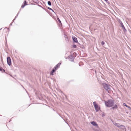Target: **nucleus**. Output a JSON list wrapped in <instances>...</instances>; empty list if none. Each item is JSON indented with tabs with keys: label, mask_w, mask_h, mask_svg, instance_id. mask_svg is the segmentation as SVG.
<instances>
[{
	"label": "nucleus",
	"mask_w": 131,
	"mask_h": 131,
	"mask_svg": "<svg viewBox=\"0 0 131 131\" xmlns=\"http://www.w3.org/2000/svg\"><path fill=\"white\" fill-rule=\"evenodd\" d=\"M123 105L124 106H125L126 107L128 108H129V109H131V107L130 106L127 105L125 103H123Z\"/></svg>",
	"instance_id": "ddd939ff"
},
{
	"label": "nucleus",
	"mask_w": 131,
	"mask_h": 131,
	"mask_svg": "<svg viewBox=\"0 0 131 131\" xmlns=\"http://www.w3.org/2000/svg\"><path fill=\"white\" fill-rule=\"evenodd\" d=\"M64 37L65 38V40L66 41L68 42V39L67 37V35L65 34H64Z\"/></svg>",
	"instance_id": "4468645a"
},
{
	"label": "nucleus",
	"mask_w": 131,
	"mask_h": 131,
	"mask_svg": "<svg viewBox=\"0 0 131 131\" xmlns=\"http://www.w3.org/2000/svg\"><path fill=\"white\" fill-rule=\"evenodd\" d=\"M102 85L104 89L108 91V93L109 91L111 90V86L108 84L105 83H103Z\"/></svg>",
	"instance_id": "f03ea898"
},
{
	"label": "nucleus",
	"mask_w": 131,
	"mask_h": 131,
	"mask_svg": "<svg viewBox=\"0 0 131 131\" xmlns=\"http://www.w3.org/2000/svg\"><path fill=\"white\" fill-rule=\"evenodd\" d=\"M27 2L25 0L23 2V4H27Z\"/></svg>",
	"instance_id": "b1692460"
},
{
	"label": "nucleus",
	"mask_w": 131,
	"mask_h": 131,
	"mask_svg": "<svg viewBox=\"0 0 131 131\" xmlns=\"http://www.w3.org/2000/svg\"><path fill=\"white\" fill-rule=\"evenodd\" d=\"M33 1L35 3L37 4H38L39 3L38 0H33Z\"/></svg>",
	"instance_id": "412c9836"
},
{
	"label": "nucleus",
	"mask_w": 131,
	"mask_h": 131,
	"mask_svg": "<svg viewBox=\"0 0 131 131\" xmlns=\"http://www.w3.org/2000/svg\"><path fill=\"white\" fill-rule=\"evenodd\" d=\"M27 5H28V4H23L21 5V8H23L25 6Z\"/></svg>",
	"instance_id": "4be33fe9"
},
{
	"label": "nucleus",
	"mask_w": 131,
	"mask_h": 131,
	"mask_svg": "<svg viewBox=\"0 0 131 131\" xmlns=\"http://www.w3.org/2000/svg\"><path fill=\"white\" fill-rule=\"evenodd\" d=\"M51 108L53 111H55V110L54 109H53V108L52 107H51Z\"/></svg>",
	"instance_id": "473e14b6"
},
{
	"label": "nucleus",
	"mask_w": 131,
	"mask_h": 131,
	"mask_svg": "<svg viewBox=\"0 0 131 131\" xmlns=\"http://www.w3.org/2000/svg\"><path fill=\"white\" fill-rule=\"evenodd\" d=\"M105 104L106 107H111L114 105V102L113 100L109 99L107 101H105Z\"/></svg>",
	"instance_id": "f257e3e1"
},
{
	"label": "nucleus",
	"mask_w": 131,
	"mask_h": 131,
	"mask_svg": "<svg viewBox=\"0 0 131 131\" xmlns=\"http://www.w3.org/2000/svg\"><path fill=\"white\" fill-rule=\"evenodd\" d=\"M45 105L46 106H47V105H46V104H45Z\"/></svg>",
	"instance_id": "a19ab883"
},
{
	"label": "nucleus",
	"mask_w": 131,
	"mask_h": 131,
	"mask_svg": "<svg viewBox=\"0 0 131 131\" xmlns=\"http://www.w3.org/2000/svg\"><path fill=\"white\" fill-rule=\"evenodd\" d=\"M122 28L123 29V32H125L127 31V30L126 29L125 27L124 26L123 27H122Z\"/></svg>",
	"instance_id": "a211bd4d"
},
{
	"label": "nucleus",
	"mask_w": 131,
	"mask_h": 131,
	"mask_svg": "<svg viewBox=\"0 0 131 131\" xmlns=\"http://www.w3.org/2000/svg\"><path fill=\"white\" fill-rule=\"evenodd\" d=\"M7 64L10 66L11 65V60L9 57H8L7 58Z\"/></svg>",
	"instance_id": "20e7f679"
},
{
	"label": "nucleus",
	"mask_w": 131,
	"mask_h": 131,
	"mask_svg": "<svg viewBox=\"0 0 131 131\" xmlns=\"http://www.w3.org/2000/svg\"><path fill=\"white\" fill-rule=\"evenodd\" d=\"M47 7V9H48L50 10H51L52 12H53L54 13H55L54 10L53 9H52L50 7Z\"/></svg>",
	"instance_id": "aec40b11"
},
{
	"label": "nucleus",
	"mask_w": 131,
	"mask_h": 131,
	"mask_svg": "<svg viewBox=\"0 0 131 131\" xmlns=\"http://www.w3.org/2000/svg\"><path fill=\"white\" fill-rule=\"evenodd\" d=\"M90 123L93 126H95L97 128L99 127L98 125L96 122L94 121H91L90 122Z\"/></svg>",
	"instance_id": "423d86ee"
},
{
	"label": "nucleus",
	"mask_w": 131,
	"mask_h": 131,
	"mask_svg": "<svg viewBox=\"0 0 131 131\" xmlns=\"http://www.w3.org/2000/svg\"><path fill=\"white\" fill-rule=\"evenodd\" d=\"M114 124L115 126H117L119 128L120 127V126L121 125L120 124L117 123H114Z\"/></svg>",
	"instance_id": "f8f14e48"
},
{
	"label": "nucleus",
	"mask_w": 131,
	"mask_h": 131,
	"mask_svg": "<svg viewBox=\"0 0 131 131\" xmlns=\"http://www.w3.org/2000/svg\"><path fill=\"white\" fill-rule=\"evenodd\" d=\"M93 104L96 112H98L100 110V107L99 106L98 104L96 102L94 101L93 102Z\"/></svg>",
	"instance_id": "7ed1b4c3"
},
{
	"label": "nucleus",
	"mask_w": 131,
	"mask_h": 131,
	"mask_svg": "<svg viewBox=\"0 0 131 131\" xmlns=\"http://www.w3.org/2000/svg\"><path fill=\"white\" fill-rule=\"evenodd\" d=\"M79 66H80V64H79Z\"/></svg>",
	"instance_id": "ea45409f"
},
{
	"label": "nucleus",
	"mask_w": 131,
	"mask_h": 131,
	"mask_svg": "<svg viewBox=\"0 0 131 131\" xmlns=\"http://www.w3.org/2000/svg\"><path fill=\"white\" fill-rule=\"evenodd\" d=\"M0 71L2 73L4 72L6 73H7L5 72V70L1 67H0Z\"/></svg>",
	"instance_id": "9b49d317"
},
{
	"label": "nucleus",
	"mask_w": 131,
	"mask_h": 131,
	"mask_svg": "<svg viewBox=\"0 0 131 131\" xmlns=\"http://www.w3.org/2000/svg\"><path fill=\"white\" fill-rule=\"evenodd\" d=\"M6 28L8 29V28H7V27H6Z\"/></svg>",
	"instance_id": "79ce46f5"
},
{
	"label": "nucleus",
	"mask_w": 131,
	"mask_h": 131,
	"mask_svg": "<svg viewBox=\"0 0 131 131\" xmlns=\"http://www.w3.org/2000/svg\"><path fill=\"white\" fill-rule=\"evenodd\" d=\"M17 16H16L15 17V18L13 19V22H14V21L15 20V19L17 17Z\"/></svg>",
	"instance_id": "cd10ccee"
},
{
	"label": "nucleus",
	"mask_w": 131,
	"mask_h": 131,
	"mask_svg": "<svg viewBox=\"0 0 131 131\" xmlns=\"http://www.w3.org/2000/svg\"><path fill=\"white\" fill-rule=\"evenodd\" d=\"M95 73H96V70H95Z\"/></svg>",
	"instance_id": "4c0bfd02"
},
{
	"label": "nucleus",
	"mask_w": 131,
	"mask_h": 131,
	"mask_svg": "<svg viewBox=\"0 0 131 131\" xmlns=\"http://www.w3.org/2000/svg\"><path fill=\"white\" fill-rule=\"evenodd\" d=\"M47 4L49 6H51L52 5L51 3V2L50 1H49L47 2Z\"/></svg>",
	"instance_id": "6ab92c4d"
},
{
	"label": "nucleus",
	"mask_w": 131,
	"mask_h": 131,
	"mask_svg": "<svg viewBox=\"0 0 131 131\" xmlns=\"http://www.w3.org/2000/svg\"><path fill=\"white\" fill-rule=\"evenodd\" d=\"M2 28H1V29H0V30H1V29H2Z\"/></svg>",
	"instance_id": "58836bf2"
},
{
	"label": "nucleus",
	"mask_w": 131,
	"mask_h": 131,
	"mask_svg": "<svg viewBox=\"0 0 131 131\" xmlns=\"http://www.w3.org/2000/svg\"><path fill=\"white\" fill-rule=\"evenodd\" d=\"M20 13V11H19L18 12V13L17 14V15L16 16H17L18 17L19 14V13Z\"/></svg>",
	"instance_id": "2f4dec72"
},
{
	"label": "nucleus",
	"mask_w": 131,
	"mask_h": 131,
	"mask_svg": "<svg viewBox=\"0 0 131 131\" xmlns=\"http://www.w3.org/2000/svg\"><path fill=\"white\" fill-rule=\"evenodd\" d=\"M37 5L38 6L42 8V9H44L45 11H46L48 13L49 12V11H48L46 9H45L42 6H41L40 5L38 4Z\"/></svg>",
	"instance_id": "2eb2a0df"
},
{
	"label": "nucleus",
	"mask_w": 131,
	"mask_h": 131,
	"mask_svg": "<svg viewBox=\"0 0 131 131\" xmlns=\"http://www.w3.org/2000/svg\"><path fill=\"white\" fill-rule=\"evenodd\" d=\"M57 20L59 22V23L60 24V25H61V26H62V23L61 22V21L60 20V19H59V18L58 17L57 18Z\"/></svg>",
	"instance_id": "f3484780"
},
{
	"label": "nucleus",
	"mask_w": 131,
	"mask_h": 131,
	"mask_svg": "<svg viewBox=\"0 0 131 131\" xmlns=\"http://www.w3.org/2000/svg\"><path fill=\"white\" fill-rule=\"evenodd\" d=\"M111 108V109H113V110L115 109H116L118 107L117 105L116 104H115Z\"/></svg>",
	"instance_id": "9d476101"
},
{
	"label": "nucleus",
	"mask_w": 131,
	"mask_h": 131,
	"mask_svg": "<svg viewBox=\"0 0 131 131\" xmlns=\"http://www.w3.org/2000/svg\"><path fill=\"white\" fill-rule=\"evenodd\" d=\"M81 46H82V48H83V49L84 48V46H83V45H82Z\"/></svg>",
	"instance_id": "c756f323"
},
{
	"label": "nucleus",
	"mask_w": 131,
	"mask_h": 131,
	"mask_svg": "<svg viewBox=\"0 0 131 131\" xmlns=\"http://www.w3.org/2000/svg\"><path fill=\"white\" fill-rule=\"evenodd\" d=\"M75 57L72 55H71L68 57V58L70 59V61L71 62H74Z\"/></svg>",
	"instance_id": "39448f33"
},
{
	"label": "nucleus",
	"mask_w": 131,
	"mask_h": 131,
	"mask_svg": "<svg viewBox=\"0 0 131 131\" xmlns=\"http://www.w3.org/2000/svg\"><path fill=\"white\" fill-rule=\"evenodd\" d=\"M56 113H57V114H58L60 116V115L59 114H58V112H56Z\"/></svg>",
	"instance_id": "72a5a7b5"
},
{
	"label": "nucleus",
	"mask_w": 131,
	"mask_h": 131,
	"mask_svg": "<svg viewBox=\"0 0 131 131\" xmlns=\"http://www.w3.org/2000/svg\"><path fill=\"white\" fill-rule=\"evenodd\" d=\"M72 47L73 48H76L77 47V46L75 44H73L72 45Z\"/></svg>",
	"instance_id": "393cba45"
},
{
	"label": "nucleus",
	"mask_w": 131,
	"mask_h": 131,
	"mask_svg": "<svg viewBox=\"0 0 131 131\" xmlns=\"http://www.w3.org/2000/svg\"><path fill=\"white\" fill-rule=\"evenodd\" d=\"M61 64V63L60 62L58 63L54 67V68L55 69L57 70L59 68V67Z\"/></svg>",
	"instance_id": "1a4fd4ad"
},
{
	"label": "nucleus",
	"mask_w": 131,
	"mask_h": 131,
	"mask_svg": "<svg viewBox=\"0 0 131 131\" xmlns=\"http://www.w3.org/2000/svg\"><path fill=\"white\" fill-rule=\"evenodd\" d=\"M56 70L54 68H53L52 69L51 71V72L54 73L56 71Z\"/></svg>",
	"instance_id": "5701e85b"
},
{
	"label": "nucleus",
	"mask_w": 131,
	"mask_h": 131,
	"mask_svg": "<svg viewBox=\"0 0 131 131\" xmlns=\"http://www.w3.org/2000/svg\"><path fill=\"white\" fill-rule=\"evenodd\" d=\"M32 0L33 1V0Z\"/></svg>",
	"instance_id": "c03bdc74"
},
{
	"label": "nucleus",
	"mask_w": 131,
	"mask_h": 131,
	"mask_svg": "<svg viewBox=\"0 0 131 131\" xmlns=\"http://www.w3.org/2000/svg\"><path fill=\"white\" fill-rule=\"evenodd\" d=\"M119 22L120 23L121 26L122 27H123L124 26L123 23L121 20H119Z\"/></svg>",
	"instance_id": "dca6fc26"
},
{
	"label": "nucleus",
	"mask_w": 131,
	"mask_h": 131,
	"mask_svg": "<svg viewBox=\"0 0 131 131\" xmlns=\"http://www.w3.org/2000/svg\"><path fill=\"white\" fill-rule=\"evenodd\" d=\"M12 23H11L10 24V26H11L12 25Z\"/></svg>",
	"instance_id": "f704fd0d"
},
{
	"label": "nucleus",
	"mask_w": 131,
	"mask_h": 131,
	"mask_svg": "<svg viewBox=\"0 0 131 131\" xmlns=\"http://www.w3.org/2000/svg\"><path fill=\"white\" fill-rule=\"evenodd\" d=\"M105 44V42L103 41L101 42V45L102 46H103Z\"/></svg>",
	"instance_id": "a878e982"
},
{
	"label": "nucleus",
	"mask_w": 131,
	"mask_h": 131,
	"mask_svg": "<svg viewBox=\"0 0 131 131\" xmlns=\"http://www.w3.org/2000/svg\"><path fill=\"white\" fill-rule=\"evenodd\" d=\"M102 117H103L104 116H105V115L104 114H102Z\"/></svg>",
	"instance_id": "7c9ffc66"
},
{
	"label": "nucleus",
	"mask_w": 131,
	"mask_h": 131,
	"mask_svg": "<svg viewBox=\"0 0 131 131\" xmlns=\"http://www.w3.org/2000/svg\"><path fill=\"white\" fill-rule=\"evenodd\" d=\"M22 87H23V86H22Z\"/></svg>",
	"instance_id": "37998d69"
},
{
	"label": "nucleus",
	"mask_w": 131,
	"mask_h": 131,
	"mask_svg": "<svg viewBox=\"0 0 131 131\" xmlns=\"http://www.w3.org/2000/svg\"><path fill=\"white\" fill-rule=\"evenodd\" d=\"M72 39L73 43H77L78 42L77 38L74 36H72Z\"/></svg>",
	"instance_id": "0eeeda50"
},
{
	"label": "nucleus",
	"mask_w": 131,
	"mask_h": 131,
	"mask_svg": "<svg viewBox=\"0 0 131 131\" xmlns=\"http://www.w3.org/2000/svg\"><path fill=\"white\" fill-rule=\"evenodd\" d=\"M10 75L12 77H13L11 75Z\"/></svg>",
	"instance_id": "e433bc0d"
},
{
	"label": "nucleus",
	"mask_w": 131,
	"mask_h": 131,
	"mask_svg": "<svg viewBox=\"0 0 131 131\" xmlns=\"http://www.w3.org/2000/svg\"><path fill=\"white\" fill-rule=\"evenodd\" d=\"M50 75H54V73L51 71L50 72Z\"/></svg>",
	"instance_id": "bb28decb"
},
{
	"label": "nucleus",
	"mask_w": 131,
	"mask_h": 131,
	"mask_svg": "<svg viewBox=\"0 0 131 131\" xmlns=\"http://www.w3.org/2000/svg\"><path fill=\"white\" fill-rule=\"evenodd\" d=\"M1 61L2 64H3V62L2 58L1 57Z\"/></svg>",
	"instance_id": "c85d7f7f"
},
{
	"label": "nucleus",
	"mask_w": 131,
	"mask_h": 131,
	"mask_svg": "<svg viewBox=\"0 0 131 131\" xmlns=\"http://www.w3.org/2000/svg\"><path fill=\"white\" fill-rule=\"evenodd\" d=\"M119 128L121 129L122 130H124L125 131H126V129L125 126L123 125H121L120 127Z\"/></svg>",
	"instance_id": "6e6552de"
},
{
	"label": "nucleus",
	"mask_w": 131,
	"mask_h": 131,
	"mask_svg": "<svg viewBox=\"0 0 131 131\" xmlns=\"http://www.w3.org/2000/svg\"><path fill=\"white\" fill-rule=\"evenodd\" d=\"M60 116L61 118H63H63L62 117V116Z\"/></svg>",
	"instance_id": "c9c22d12"
}]
</instances>
